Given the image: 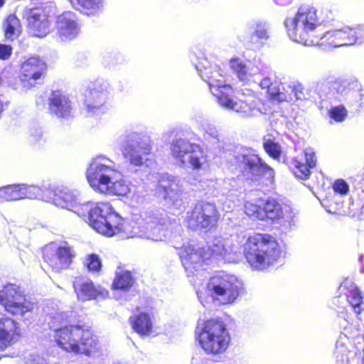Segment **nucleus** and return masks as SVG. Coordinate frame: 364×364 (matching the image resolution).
<instances>
[{"label": "nucleus", "mask_w": 364, "mask_h": 364, "mask_svg": "<svg viewBox=\"0 0 364 364\" xmlns=\"http://www.w3.org/2000/svg\"><path fill=\"white\" fill-rule=\"evenodd\" d=\"M0 304L7 312L16 316H23L33 308L20 287L14 284H7L0 291Z\"/></svg>", "instance_id": "f8f14e48"}, {"label": "nucleus", "mask_w": 364, "mask_h": 364, "mask_svg": "<svg viewBox=\"0 0 364 364\" xmlns=\"http://www.w3.org/2000/svg\"><path fill=\"white\" fill-rule=\"evenodd\" d=\"M316 161L313 149L307 148L293 159L290 168L296 178L306 180L311 174V169L316 166Z\"/></svg>", "instance_id": "5701e85b"}, {"label": "nucleus", "mask_w": 364, "mask_h": 364, "mask_svg": "<svg viewBox=\"0 0 364 364\" xmlns=\"http://www.w3.org/2000/svg\"><path fill=\"white\" fill-rule=\"evenodd\" d=\"M56 31L58 38L62 41L75 38L80 33V28L74 13L66 11L58 16Z\"/></svg>", "instance_id": "b1692460"}, {"label": "nucleus", "mask_w": 364, "mask_h": 364, "mask_svg": "<svg viewBox=\"0 0 364 364\" xmlns=\"http://www.w3.org/2000/svg\"><path fill=\"white\" fill-rule=\"evenodd\" d=\"M270 96L273 99L279 102L289 101L293 100L291 95H287L286 94L282 92L280 90H278L276 92L271 91Z\"/></svg>", "instance_id": "49530a36"}, {"label": "nucleus", "mask_w": 364, "mask_h": 364, "mask_svg": "<svg viewBox=\"0 0 364 364\" xmlns=\"http://www.w3.org/2000/svg\"><path fill=\"white\" fill-rule=\"evenodd\" d=\"M230 65L237 77L244 82L255 81L253 77L261 73V69L257 65L252 64L246 65L244 62L238 58L231 59Z\"/></svg>", "instance_id": "473e14b6"}, {"label": "nucleus", "mask_w": 364, "mask_h": 364, "mask_svg": "<svg viewBox=\"0 0 364 364\" xmlns=\"http://www.w3.org/2000/svg\"><path fill=\"white\" fill-rule=\"evenodd\" d=\"M278 90H280L279 88H277L276 87L274 86L273 92H276Z\"/></svg>", "instance_id": "4d7b16f0"}, {"label": "nucleus", "mask_w": 364, "mask_h": 364, "mask_svg": "<svg viewBox=\"0 0 364 364\" xmlns=\"http://www.w3.org/2000/svg\"><path fill=\"white\" fill-rule=\"evenodd\" d=\"M77 4L87 15L94 14L102 4V0H76Z\"/></svg>", "instance_id": "58836bf2"}, {"label": "nucleus", "mask_w": 364, "mask_h": 364, "mask_svg": "<svg viewBox=\"0 0 364 364\" xmlns=\"http://www.w3.org/2000/svg\"><path fill=\"white\" fill-rule=\"evenodd\" d=\"M46 71V65L38 58H31L21 64V84L27 90L35 85L36 81L42 78Z\"/></svg>", "instance_id": "aec40b11"}, {"label": "nucleus", "mask_w": 364, "mask_h": 364, "mask_svg": "<svg viewBox=\"0 0 364 364\" xmlns=\"http://www.w3.org/2000/svg\"><path fill=\"white\" fill-rule=\"evenodd\" d=\"M289 88L296 100H301L305 99L306 95L304 93V89L301 84L295 85L294 87H290Z\"/></svg>", "instance_id": "a18cd8bd"}, {"label": "nucleus", "mask_w": 364, "mask_h": 364, "mask_svg": "<svg viewBox=\"0 0 364 364\" xmlns=\"http://www.w3.org/2000/svg\"><path fill=\"white\" fill-rule=\"evenodd\" d=\"M170 219L161 209L150 210L142 216V223L127 235L128 237H139L154 241H163L168 237V225Z\"/></svg>", "instance_id": "6e6552de"}, {"label": "nucleus", "mask_w": 364, "mask_h": 364, "mask_svg": "<svg viewBox=\"0 0 364 364\" xmlns=\"http://www.w3.org/2000/svg\"><path fill=\"white\" fill-rule=\"evenodd\" d=\"M89 272H99L102 267V261L100 257L95 254L87 255L83 262Z\"/></svg>", "instance_id": "ea45409f"}, {"label": "nucleus", "mask_w": 364, "mask_h": 364, "mask_svg": "<svg viewBox=\"0 0 364 364\" xmlns=\"http://www.w3.org/2000/svg\"><path fill=\"white\" fill-rule=\"evenodd\" d=\"M182 264L188 274H193L209 258V252L204 248L187 245L181 248L179 252Z\"/></svg>", "instance_id": "4be33fe9"}, {"label": "nucleus", "mask_w": 364, "mask_h": 364, "mask_svg": "<svg viewBox=\"0 0 364 364\" xmlns=\"http://www.w3.org/2000/svg\"><path fill=\"white\" fill-rule=\"evenodd\" d=\"M259 204L252 202H247L245 205V213L250 218L261 220L260 213L262 212V200H258Z\"/></svg>", "instance_id": "a19ab883"}, {"label": "nucleus", "mask_w": 364, "mask_h": 364, "mask_svg": "<svg viewBox=\"0 0 364 364\" xmlns=\"http://www.w3.org/2000/svg\"><path fill=\"white\" fill-rule=\"evenodd\" d=\"M240 249L239 243L232 237H217L209 247V256H220L228 262H235L240 256Z\"/></svg>", "instance_id": "412c9836"}, {"label": "nucleus", "mask_w": 364, "mask_h": 364, "mask_svg": "<svg viewBox=\"0 0 364 364\" xmlns=\"http://www.w3.org/2000/svg\"><path fill=\"white\" fill-rule=\"evenodd\" d=\"M12 48L10 46L5 44H0V58L7 59L11 54Z\"/></svg>", "instance_id": "de8ad7c7"}, {"label": "nucleus", "mask_w": 364, "mask_h": 364, "mask_svg": "<svg viewBox=\"0 0 364 364\" xmlns=\"http://www.w3.org/2000/svg\"><path fill=\"white\" fill-rule=\"evenodd\" d=\"M73 288L77 299L88 301L98 296L105 297L108 292L101 287H95L92 281L83 278H76L73 282Z\"/></svg>", "instance_id": "c85d7f7f"}, {"label": "nucleus", "mask_w": 364, "mask_h": 364, "mask_svg": "<svg viewBox=\"0 0 364 364\" xmlns=\"http://www.w3.org/2000/svg\"><path fill=\"white\" fill-rule=\"evenodd\" d=\"M156 192L164 198L166 205L176 208L181 207L183 188L178 178L171 176H163L159 182Z\"/></svg>", "instance_id": "a211bd4d"}, {"label": "nucleus", "mask_w": 364, "mask_h": 364, "mask_svg": "<svg viewBox=\"0 0 364 364\" xmlns=\"http://www.w3.org/2000/svg\"><path fill=\"white\" fill-rule=\"evenodd\" d=\"M29 33L36 37H44L49 32L48 16L40 9H31L28 16Z\"/></svg>", "instance_id": "c756f323"}, {"label": "nucleus", "mask_w": 364, "mask_h": 364, "mask_svg": "<svg viewBox=\"0 0 364 364\" xmlns=\"http://www.w3.org/2000/svg\"><path fill=\"white\" fill-rule=\"evenodd\" d=\"M252 37H256L259 40L263 41H267L269 38V24L264 21H257L252 26Z\"/></svg>", "instance_id": "4c0bfd02"}, {"label": "nucleus", "mask_w": 364, "mask_h": 364, "mask_svg": "<svg viewBox=\"0 0 364 364\" xmlns=\"http://www.w3.org/2000/svg\"><path fill=\"white\" fill-rule=\"evenodd\" d=\"M151 146L148 138L140 134L133 132L128 135L127 142L122 149L126 161L132 166H141L150 154Z\"/></svg>", "instance_id": "4468645a"}, {"label": "nucleus", "mask_w": 364, "mask_h": 364, "mask_svg": "<svg viewBox=\"0 0 364 364\" xmlns=\"http://www.w3.org/2000/svg\"><path fill=\"white\" fill-rule=\"evenodd\" d=\"M198 126L204 132L203 136L208 141H219L220 135L217 127L206 119L198 122Z\"/></svg>", "instance_id": "e433bc0d"}, {"label": "nucleus", "mask_w": 364, "mask_h": 364, "mask_svg": "<svg viewBox=\"0 0 364 364\" xmlns=\"http://www.w3.org/2000/svg\"><path fill=\"white\" fill-rule=\"evenodd\" d=\"M334 356L338 364H349L355 357L353 345L346 333H341L336 340Z\"/></svg>", "instance_id": "7c9ffc66"}, {"label": "nucleus", "mask_w": 364, "mask_h": 364, "mask_svg": "<svg viewBox=\"0 0 364 364\" xmlns=\"http://www.w3.org/2000/svg\"><path fill=\"white\" fill-rule=\"evenodd\" d=\"M333 189L337 193L346 195L349 191V186L345 181L339 179L333 183Z\"/></svg>", "instance_id": "c03bdc74"}, {"label": "nucleus", "mask_w": 364, "mask_h": 364, "mask_svg": "<svg viewBox=\"0 0 364 364\" xmlns=\"http://www.w3.org/2000/svg\"><path fill=\"white\" fill-rule=\"evenodd\" d=\"M262 212L260 213L261 220L266 218L272 220H283L291 225L294 215L290 210H283L281 205L274 199L269 198L265 202L262 201ZM282 223V221H281Z\"/></svg>", "instance_id": "cd10ccee"}, {"label": "nucleus", "mask_w": 364, "mask_h": 364, "mask_svg": "<svg viewBox=\"0 0 364 364\" xmlns=\"http://www.w3.org/2000/svg\"><path fill=\"white\" fill-rule=\"evenodd\" d=\"M259 86L262 89H267L269 95L270 92L273 91L274 89V86L272 85L271 80L269 77L263 78L259 82Z\"/></svg>", "instance_id": "8fccbe9b"}, {"label": "nucleus", "mask_w": 364, "mask_h": 364, "mask_svg": "<svg viewBox=\"0 0 364 364\" xmlns=\"http://www.w3.org/2000/svg\"><path fill=\"white\" fill-rule=\"evenodd\" d=\"M195 66L201 78L209 85L210 92L223 107L245 117L266 114L269 111L268 105L252 92L236 101L231 99L230 95L232 93V89L226 83L225 73L219 65L210 63L207 58H203Z\"/></svg>", "instance_id": "f257e3e1"}, {"label": "nucleus", "mask_w": 364, "mask_h": 364, "mask_svg": "<svg viewBox=\"0 0 364 364\" xmlns=\"http://www.w3.org/2000/svg\"><path fill=\"white\" fill-rule=\"evenodd\" d=\"M196 334L201 348L207 354L218 355L224 353L230 342V336L225 324L216 319L198 323Z\"/></svg>", "instance_id": "0eeeda50"}, {"label": "nucleus", "mask_w": 364, "mask_h": 364, "mask_svg": "<svg viewBox=\"0 0 364 364\" xmlns=\"http://www.w3.org/2000/svg\"><path fill=\"white\" fill-rule=\"evenodd\" d=\"M43 257L53 270L59 272L70 267L75 252L67 242L50 244L46 247Z\"/></svg>", "instance_id": "2eb2a0df"}, {"label": "nucleus", "mask_w": 364, "mask_h": 364, "mask_svg": "<svg viewBox=\"0 0 364 364\" xmlns=\"http://www.w3.org/2000/svg\"><path fill=\"white\" fill-rule=\"evenodd\" d=\"M103 346L99 343L97 338L87 327L83 338L79 345L77 353H83L92 357H98L102 354Z\"/></svg>", "instance_id": "2f4dec72"}, {"label": "nucleus", "mask_w": 364, "mask_h": 364, "mask_svg": "<svg viewBox=\"0 0 364 364\" xmlns=\"http://www.w3.org/2000/svg\"><path fill=\"white\" fill-rule=\"evenodd\" d=\"M48 110L58 118L68 119L73 116V103L62 91L55 90L48 97Z\"/></svg>", "instance_id": "a878e982"}, {"label": "nucleus", "mask_w": 364, "mask_h": 364, "mask_svg": "<svg viewBox=\"0 0 364 364\" xmlns=\"http://www.w3.org/2000/svg\"><path fill=\"white\" fill-rule=\"evenodd\" d=\"M171 153L176 162L193 170H204L209 166L208 157L203 148L188 140L179 139L171 144Z\"/></svg>", "instance_id": "9d476101"}, {"label": "nucleus", "mask_w": 364, "mask_h": 364, "mask_svg": "<svg viewBox=\"0 0 364 364\" xmlns=\"http://www.w3.org/2000/svg\"><path fill=\"white\" fill-rule=\"evenodd\" d=\"M363 38L364 26L355 29L346 26L339 29L330 30L321 36H318V43L316 46L337 48L360 43Z\"/></svg>", "instance_id": "ddd939ff"}, {"label": "nucleus", "mask_w": 364, "mask_h": 364, "mask_svg": "<svg viewBox=\"0 0 364 364\" xmlns=\"http://www.w3.org/2000/svg\"><path fill=\"white\" fill-rule=\"evenodd\" d=\"M328 113L331 119L337 122H341L346 118L348 111L343 105H339L333 107Z\"/></svg>", "instance_id": "79ce46f5"}, {"label": "nucleus", "mask_w": 364, "mask_h": 364, "mask_svg": "<svg viewBox=\"0 0 364 364\" xmlns=\"http://www.w3.org/2000/svg\"><path fill=\"white\" fill-rule=\"evenodd\" d=\"M5 36L7 39L14 40L21 31L20 21L14 15H9L4 22Z\"/></svg>", "instance_id": "f704fd0d"}, {"label": "nucleus", "mask_w": 364, "mask_h": 364, "mask_svg": "<svg viewBox=\"0 0 364 364\" xmlns=\"http://www.w3.org/2000/svg\"><path fill=\"white\" fill-rule=\"evenodd\" d=\"M75 321L73 312H56L50 316L49 326L54 332L55 341L60 348L66 352L77 353L87 327L75 324Z\"/></svg>", "instance_id": "39448f33"}, {"label": "nucleus", "mask_w": 364, "mask_h": 364, "mask_svg": "<svg viewBox=\"0 0 364 364\" xmlns=\"http://www.w3.org/2000/svg\"><path fill=\"white\" fill-rule=\"evenodd\" d=\"M191 364H212L209 363L208 360L200 358V357H195L192 359Z\"/></svg>", "instance_id": "603ef678"}, {"label": "nucleus", "mask_w": 364, "mask_h": 364, "mask_svg": "<svg viewBox=\"0 0 364 364\" xmlns=\"http://www.w3.org/2000/svg\"><path fill=\"white\" fill-rule=\"evenodd\" d=\"M38 363L37 364H49V363L43 357L42 358L38 359Z\"/></svg>", "instance_id": "864d4df0"}, {"label": "nucleus", "mask_w": 364, "mask_h": 364, "mask_svg": "<svg viewBox=\"0 0 364 364\" xmlns=\"http://www.w3.org/2000/svg\"><path fill=\"white\" fill-rule=\"evenodd\" d=\"M133 284L132 274L129 272L121 271L117 273L112 285L115 289L128 290Z\"/></svg>", "instance_id": "c9c22d12"}, {"label": "nucleus", "mask_w": 364, "mask_h": 364, "mask_svg": "<svg viewBox=\"0 0 364 364\" xmlns=\"http://www.w3.org/2000/svg\"><path fill=\"white\" fill-rule=\"evenodd\" d=\"M235 161L240 172L247 179L257 180L265 177L272 183L274 177V170L249 149H240L235 156Z\"/></svg>", "instance_id": "9b49d317"}, {"label": "nucleus", "mask_w": 364, "mask_h": 364, "mask_svg": "<svg viewBox=\"0 0 364 364\" xmlns=\"http://www.w3.org/2000/svg\"><path fill=\"white\" fill-rule=\"evenodd\" d=\"M318 24L316 9L309 6L300 7L294 17L284 22L289 38L306 46L318 43V36L312 33Z\"/></svg>", "instance_id": "423d86ee"}, {"label": "nucleus", "mask_w": 364, "mask_h": 364, "mask_svg": "<svg viewBox=\"0 0 364 364\" xmlns=\"http://www.w3.org/2000/svg\"><path fill=\"white\" fill-rule=\"evenodd\" d=\"M4 4V0H0V8L2 7Z\"/></svg>", "instance_id": "6e6d98bb"}, {"label": "nucleus", "mask_w": 364, "mask_h": 364, "mask_svg": "<svg viewBox=\"0 0 364 364\" xmlns=\"http://www.w3.org/2000/svg\"><path fill=\"white\" fill-rule=\"evenodd\" d=\"M43 357L38 355V354H30L28 357L26 358V364H37L38 363V359L42 358Z\"/></svg>", "instance_id": "3c124183"}, {"label": "nucleus", "mask_w": 364, "mask_h": 364, "mask_svg": "<svg viewBox=\"0 0 364 364\" xmlns=\"http://www.w3.org/2000/svg\"><path fill=\"white\" fill-rule=\"evenodd\" d=\"M20 324L6 316L0 318V350H4L21 338Z\"/></svg>", "instance_id": "393cba45"}, {"label": "nucleus", "mask_w": 364, "mask_h": 364, "mask_svg": "<svg viewBox=\"0 0 364 364\" xmlns=\"http://www.w3.org/2000/svg\"><path fill=\"white\" fill-rule=\"evenodd\" d=\"M264 148L267 153H268L272 158L277 159L279 157L281 148L277 143L270 139H267L264 142Z\"/></svg>", "instance_id": "37998d69"}, {"label": "nucleus", "mask_w": 364, "mask_h": 364, "mask_svg": "<svg viewBox=\"0 0 364 364\" xmlns=\"http://www.w3.org/2000/svg\"><path fill=\"white\" fill-rule=\"evenodd\" d=\"M219 218L215 205L201 202L196 205L192 211L187 213V223L190 228H208L215 225Z\"/></svg>", "instance_id": "f3484780"}, {"label": "nucleus", "mask_w": 364, "mask_h": 364, "mask_svg": "<svg viewBox=\"0 0 364 364\" xmlns=\"http://www.w3.org/2000/svg\"><path fill=\"white\" fill-rule=\"evenodd\" d=\"M198 297L199 299H200V298H201V296H200L198 293Z\"/></svg>", "instance_id": "13d9d810"}, {"label": "nucleus", "mask_w": 364, "mask_h": 364, "mask_svg": "<svg viewBox=\"0 0 364 364\" xmlns=\"http://www.w3.org/2000/svg\"><path fill=\"white\" fill-rule=\"evenodd\" d=\"M244 254L252 269L263 270L274 264L282 257V251L273 237L258 233L247 237Z\"/></svg>", "instance_id": "20e7f679"}, {"label": "nucleus", "mask_w": 364, "mask_h": 364, "mask_svg": "<svg viewBox=\"0 0 364 364\" xmlns=\"http://www.w3.org/2000/svg\"><path fill=\"white\" fill-rule=\"evenodd\" d=\"M42 197V189L35 185L14 183L0 188V202L37 199Z\"/></svg>", "instance_id": "6ab92c4d"}, {"label": "nucleus", "mask_w": 364, "mask_h": 364, "mask_svg": "<svg viewBox=\"0 0 364 364\" xmlns=\"http://www.w3.org/2000/svg\"><path fill=\"white\" fill-rule=\"evenodd\" d=\"M78 197L79 193L76 191L58 189L54 194L53 203L56 206L87 217L90 226L103 235L112 237L121 232L124 228L123 219L109 203H81Z\"/></svg>", "instance_id": "f03ea898"}, {"label": "nucleus", "mask_w": 364, "mask_h": 364, "mask_svg": "<svg viewBox=\"0 0 364 364\" xmlns=\"http://www.w3.org/2000/svg\"><path fill=\"white\" fill-rule=\"evenodd\" d=\"M110 86L107 81L97 80L85 92V105L90 116L104 112L105 105L109 99Z\"/></svg>", "instance_id": "dca6fc26"}, {"label": "nucleus", "mask_w": 364, "mask_h": 364, "mask_svg": "<svg viewBox=\"0 0 364 364\" xmlns=\"http://www.w3.org/2000/svg\"><path fill=\"white\" fill-rule=\"evenodd\" d=\"M274 1L277 4L284 5V4H286L287 2H289L290 0H274Z\"/></svg>", "instance_id": "5fc2aeb1"}, {"label": "nucleus", "mask_w": 364, "mask_h": 364, "mask_svg": "<svg viewBox=\"0 0 364 364\" xmlns=\"http://www.w3.org/2000/svg\"><path fill=\"white\" fill-rule=\"evenodd\" d=\"M43 135V132L41 128H35L31 132V136L32 138V141L35 142L39 141Z\"/></svg>", "instance_id": "09e8293b"}, {"label": "nucleus", "mask_w": 364, "mask_h": 364, "mask_svg": "<svg viewBox=\"0 0 364 364\" xmlns=\"http://www.w3.org/2000/svg\"><path fill=\"white\" fill-rule=\"evenodd\" d=\"M132 327L135 332L141 336H148L152 330V321L146 313H139L129 318Z\"/></svg>", "instance_id": "72a5a7b5"}, {"label": "nucleus", "mask_w": 364, "mask_h": 364, "mask_svg": "<svg viewBox=\"0 0 364 364\" xmlns=\"http://www.w3.org/2000/svg\"><path fill=\"white\" fill-rule=\"evenodd\" d=\"M86 176L90 186L99 193L126 196L131 191V183L124 178L119 166L105 156L92 159Z\"/></svg>", "instance_id": "7ed1b4c3"}, {"label": "nucleus", "mask_w": 364, "mask_h": 364, "mask_svg": "<svg viewBox=\"0 0 364 364\" xmlns=\"http://www.w3.org/2000/svg\"><path fill=\"white\" fill-rule=\"evenodd\" d=\"M338 291L339 296H345L355 313L359 314L364 310V296L351 279H345Z\"/></svg>", "instance_id": "bb28decb"}, {"label": "nucleus", "mask_w": 364, "mask_h": 364, "mask_svg": "<svg viewBox=\"0 0 364 364\" xmlns=\"http://www.w3.org/2000/svg\"><path fill=\"white\" fill-rule=\"evenodd\" d=\"M211 299L220 304H232L245 293L243 283L230 274L213 277L207 284Z\"/></svg>", "instance_id": "1a4fd4ad"}]
</instances>
